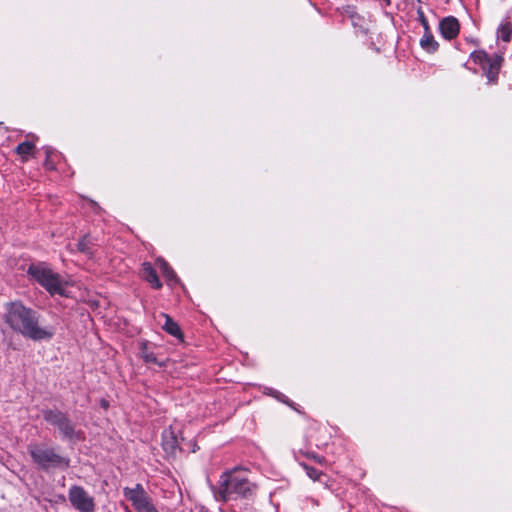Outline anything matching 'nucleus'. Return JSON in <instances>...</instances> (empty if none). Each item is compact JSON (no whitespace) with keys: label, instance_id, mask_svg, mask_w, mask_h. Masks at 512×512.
I'll list each match as a JSON object with an SVG mask.
<instances>
[{"label":"nucleus","instance_id":"12","mask_svg":"<svg viewBox=\"0 0 512 512\" xmlns=\"http://www.w3.org/2000/svg\"><path fill=\"white\" fill-rule=\"evenodd\" d=\"M156 265L161 270L169 285L178 282L175 272L164 259L158 258L156 260Z\"/></svg>","mask_w":512,"mask_h":512},{"label":"nucleus","instance_id":"19","mask_svg":"<svg viewBox=\"0 0 512 512\" xmlns=\"http://www.w3.org/2000/svg\"><path fill=\"white\" fill-rule=\"evenodd\" d=\"M303 469L306 471V474L309 478L316 481L320 479V476L322 475V472L318 471L317 469L307 465V464H301Z\"/></svg>","mask_w":512,"mask_h":512},{"label":"nucleus","instance_id":"13","mask_svg":"<svg viewBox=\"0 0 512 512\" xmlns=\"http://www.w3.org/2000/svg\"><path fill=\"white\" fill-rule=\"evenodd\" d=\"M420 46L427 52H435L438 49V43L434 39V36L431 31L424 32L420 40Z\"/></svg>","mask_w":512,"mask_h":512},{"label":"nucleus","instance_id":"16","mask_svg":"<svg viewBox=\"0 0 512 512\" xmlns=\"http://www.w3.org/2000/svg\"><path fill=\"white\" fill-rule=\"evenodd\" d=\"M35 146L30 141H24L16 147V153L20 155L23 160H27L28 156L32 154Z\"/></svg>","mask_w":512,"mask_h":512},{"label":"nucleus","instance_id":"6","mask_svg":"<svg viewBox=\"0 0 512 512\" xmlns=\"http://www.w3.org/2000/svg\"><path fill=\"white\" fill-rule=\"evenodd\" d=\"M123 495L131 502L137 512H158L153 504L152 498L139 483L134 487L123 488Z\"/></svg>","mask_w":512,"mask_h":512},{"label":"nucleus","instance_id":"9","mask_svg":"<svg viewBox=\"0 0 512 512\" xmlns=\"http://www.w3.org/2000/svg\"><path fill=\"white\" fill-rule=\"evenodd\" d=\"M158 318V323L164 331L177 339H182L179 325L168 314L160 313Z\"/></svg>","mask_w":512,"mask_h":512},{"label":"nucleus","instance_id":"21","mask_svg":"<svg viewBox=\"0 0 512 512\" xmlns=\"http://www.w3.org/2000/svg\"><path fill=\"white\" fill-rule=\"evenodd\" d=\"M50 157H51V150L48 148L46 149V160H45V166L46 168L52 170L54 169V165L53 163L50 161Z\"/></svg>","mask_w":512,"mask_h":512},{"label":"nucleus","instance_id":"7","mask_svg":"<svg viewBox=\"0 0 512 512\" xmlns=\"http://www.w3.org/2000/svg\"><path fill=\"white\" fill-rule=\"evenodd\" d=\"M68 499L79 512H95L94 498L82 486L72 485L68 491Z\"/></svg>","mask_w":512,"mask_h":512},{"label":"nucleus","instance_id":"2","mask_svg":"<svg viewBox=\"0 0 512 512\" xmlns=\"http://www.w3.org/2000/svg\"><path fill=\"white\" fill-rule=\"evenodd\" d=\"M255 488L245 470L234 468L222 473L218 486L212 487V490L217 501L227 502L231 499L249 497L254 493Z\"/></svg>","mask_w":512,"mask_h":512},{"label":"nucleus","instance_id":"1","mask_svg":"<svg viewBox=\"0 0 512 512\" xmlns=\"http://www.w3.org/2000/svg\"><path fill=\"white\" fill-rule=\"evenodd\" d=\"M3 319L9 328L32 341L50 340L55 335L53 326H41L40 314L21 301L8 302L4 306Z\"/></svg>","mask_w":512,"mask_h":512},{"label":"nucleus","instance_id":"4","mask_svg":"<svg viewBox=\"0 0 512 512\" xmlns=\"http://www.w3.org/2000/svg\"><path fill=\"white\" fill-rule=\"evenodd\" d=\"M27 274L45 288L51 295H63L64 287L61 277L53 272L45 262L31 264L27 269Z\"/></svg>","mask_w":512,"mask_h":512},{"label":"nucleus","instance_id":"15","mask_svg":"<svg viewBox=\"0 0 512 512\" xmlns=\"http://www.w3.org/2000/svg\"><path fill=\"white\" fill-rule=\"evenodd\" d=\"M512 34V23L508 20L503 21L497 30V38L503 42H509Z\"/></svg>","mask_w":512,"mask_h":512},{"label":"nucleus","instance_id":"17","mask_svg":"<svg viewBox=\"0 0 512 512\" xmlns=\"http://www.w3.org/2000/svg\"><path fill=\"white\" fill-rule=\"evenodd\" d=\"M93 244L92 239L90 236L85 235L77 244L78 251L85 253V254H91V245Z\"/></svg>","mask_w":512,"mask_h":512},{"label":"nucleus","instance_id":"25","mask_svg":"<svg viewBox=\"0 0 512 512\" xmlns=\"http://www.w3.org/2000/svg\"><path fill=\"white\" fill-rule=\"evenodd\" d=\"M469 41L472 42L473 44H477L476 41L473 39H470Z\"/></svg>","mask_w":512,"mask_h":512},{"label":"nucleus","instance_id":"24","mask_svg":"<svg viewBox=\"0 0 512 512\" xmlns=\"http://www.w3.org/2000/svg\"><path fill=\"white\" fill-rule=\"evenodd\" d=\"M101 406L106 409V408H108L109 404H108V402L106 400L103 399L101 401Z\"/></svg>","mask_w":512,"mask_h":512},{"label":"nucleus","instance_id":"10","mask_svg":"<svg viewBox=\"0 0 512 512\" xmlns=\"http://www.w3.org/2000/svg\"><path fill=\"white\" fill-rule=\"evenodd\" d=\"M57 428L65 439L74 441L81 439V433L75 430L74 424L69 420L67 415L57 425Z\"/></svg>","mask_w":512,"mask_h":512},{"label":"nucleus","instance_id":"8","mask_svg":"<svg viewBox=\"0 0 512 512\" xmlns=\"http://www.w3.org/2000/svg\"><path fill=\"white\" fill-rule=\"evenodd\" d=\"M439 31L446 40L456 38L460 32V23L454 16H447L439 22Z\"/></svg>","mask_w":512,"mask_h":512},{"label":"nucleus","instance_id":"3","mask_svg":"<svg viewBox=\"0 0 512 512\" xmlns=\"http://www.w3.org/2000/svg\"><path fill=\"white\" fill-rule=\"evenodd\" d=\"M28 451L33 462L43 470L51 468L66 470L70 466V459L57 453L53 447L31 444L28 446Z\"/></svg>","mask_w":512,"mask_h":512},{"label":"nucleus","instance_id":"20","mask_svg":"<svg viewBox=\"0 0 512 512\" xmlns=\"http://www.w3.org/2000/svg\"><path fill=\"white\" fill-rule=\"evenodd\" d=\"M417 14H418V19H419V21H420V23H421V25H422V27L424 29V32L430 31L428 20H427V18L425 16L424 12L421 9H419L417 11Z\"/></svg>","mask_w":512,"mask_h":512},{"label":"nucleus","instance_id":"5","mask_svg":"<svg viewBox=\"0 0 512 512\" xmlns=\"http://www.w3.org/2000/svg\"><path fill=\"white\" fill-rule=\"evenodd\" d=\"M470 59L479 65L489 83H495L503 63L502 54L489 55L484 50H476L470 54Z\"/></svg>","mask_w":512,"mask_h":512},{"label":"nucleus","instance_id":"14","mask_svg":"<svg viewBox=\"0 0 512 512\" xmlns=\"http://www.w3.org/2000/svg\"><path fill=\"white\" fill-rule=\"evenodd\" d=\"M65 416L66 414L59 410L48 409L43 411L44 420L56 427L62 421V419H64Z\"/></svg>","mask_w":512,"mask_h":512},{"label":"nucleus","instance_id":"23","mask_svg":"<svg viewBox=\"0 0 512 512\" xmlns=\"http://www.w3.org/2000/svg\"><path fill=\"white\" fill-rule=\"evenodd\" d=\"M275 397H277L279 400H282V401H284V402H285V400H284V399H282V398H284V397H285L283 394H281V393H279V392H276Z\"/></svg>","mask_w":512,"mask_h":512},{"label":"nucleus","instance_id":"22","mask_svg":"<svg viewBox=\"0 0 512 512\" xmlns=\"http://www.w3.org/2000/svg\"><path fill=\"white\" fill-rule=\"evenodd\" d=\"M308 457L312 458L313 460H315L316 462H318L320 464H322L324 462L323 457L317 456L315 454H309Z\"/></svg>","mask_w":512,"mask_h":512},{"label":"nucleus","instance_id":"18","mask_svg":"<svg viewBox=\"0 0 512 512\" xmlns=\"http://www.w3.org/2000/svg\"><path fill=\"white\" fill-rule=\"evenodd\" d=\"M141 355H142L143 360L146 363H153V364H157L160 366L163 365L162 362H159L157 360V357L153 352L147 350L146 346L143 347Z\"/></svg>","mask_w":512,"mask_h":512},{"label":"nucleus","instance_id":"11","mask_svg":"<svg viewBox=\"0 0 512 512\" xmlns=\"http://www.w3.org/2000/svg\"><path fill=\"white\" fill-rule=\"evenodd\" d=\"M142 277L146 280L150 285L155 289H160L162 287V283L160 282L158 275L153 268V266L149 262H144L142 264Z\"/></svg>","mask_w":512,"mask_h":512}]
</instances>
